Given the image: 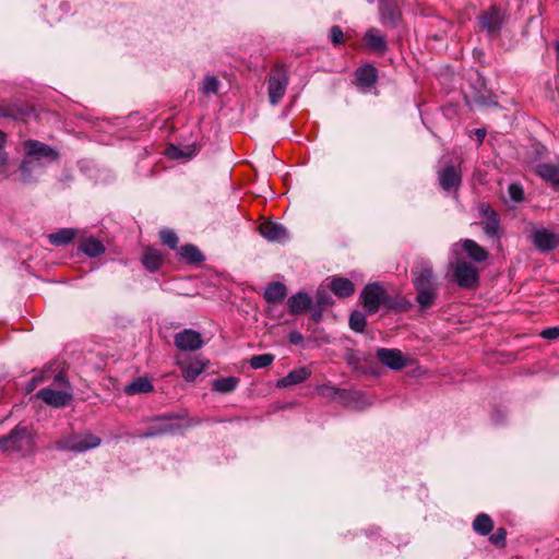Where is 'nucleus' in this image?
<instances>
[{
    "instance_id": "49",
    "label": "nucleus",
    "mask_w": 559,
    "mask_h": 559,
    "mask_svg": "<svg viewBox=\"0 0 559 559\" xmlns=\"http://www.w3.org/2000/svg\"><path fill=\"white\" fill-rule=\"evenodd\" d=\"M556 50H557V56H558V60H559V41L556 44Z\"/></svg>"
},
{
    "instance_id": "32",
    "label": "nucleus",
    "mask_w": 559,
    "mask_h": 559,
    "mask_svg": "<svg viewBox=\"0 0 559 559\" xmlns=\"http://www.w3.org/2000/svg\"><path fill=\"white\" fill-rule=\"evenodd\" d=\"M74 236H75V231L73 229L62 228L56 233L50 234L48 236V238H49L50 243H52L55 246H62V245H67L70 241H72Z\"/></svg>"
},
{
    "instance_id": "22",
    "label": "nucleus",
    "mask_w": 559,
    "mask_h": 559,
    "mask_svg": "<svg viewBox=\"0 0 559 559\" xmlns=\"http://www.w3.org/2000/svg\"><path fill=\"white\" fill-rule=\"evenodd\" d=\"M311 376V371L307 367L292 370L286 377L277 382L280 388H288L306 381Z\"/></svg>"
},
{
    "instance_id": "5",
    "label": "nucleus",
    "mask_w": 559,
    "mask_h": 559,
    "mask_svg": "<svg viewBox=\"0 0 559 559\" xmlns=\"http://www.w3.org/2000/svg\"><path fill=\"white\" fill-rule=\"evenodd\" d=\"M209 361L198 356L178 354L176 365L181 370L183 379L188 382L194 381L207 367Z\"/></svg>"
},
{
    "instance_id": "34",
    "label": "nucleus",
    "mask_w": 559,
    "mask_h": 559,
    "mask_svg": "<svg viewBox=\"0 0 559 559\" xmlns=\"http://www.w3.org/2000/svg\"><path fill=\"white\" fill-rule=\"evenodd\" d=\"M274 355L272 354H262L252 356L250 359V367L252 369H261L269 367L274 361Z\"/></svg>"
},
{
    "instance_id": "36",
    "label": "nucleus",
    "mask_w": 559,
    "mask_h": 559,
    "mask_svg": "<svg viewBox=\"0 0 559 559\" xmlns=\"http://www.w3.org/2000/svg\"><path fill=\"white\" fill-rule=\"evenodd\" d=\"M219 81L213 75H207L203 80L201 91L205 95L216 94L218 92Z\"/></svg>"
},
{
    "instance_id": "35",
    "label": "nucleus",
    "mask_w": 559,
    "mask_h": 559,
    "mask_svg": "<svg viewBox=\"0 0 559 559\" xmlns=\"http://www.w3.org/2000/svg\"><path fill=\"white\" fill-rule=\"evenodd\" d=\"M367 320L362 312L354 311L349 318V326L355 332H362L366 328Z\"/></svg>"
},
{
    "instance_id": "7",
    "label": "nucleus",
    "mask_w": 559,
    "mask_h": 559,
    "mask_svg": "<svg viewBox=\"0 0 559 559\" xmlns=\"http://www.w3.org/2000/svg\"><path fill=\"white\" fill-rule=\"evenodd\" d=\"M100 444V439L97 436L85 435H71L58 441L57 447L61 450H69L74 452H84L90 449L96 448Z\"/></svg>"
},
{
    "instance_id": "10",
    "label": "nucleus",
    "mask_w": 559,
    "mask_h": 559,
    "mask_svg": "<svg viewBox=\"0 0 559 559\" xmlns=\"http://www.w3.org/2000/svg\"><path fill=\"white\" fill-rule=\"evenodd\" d=\"M462 175L460 166L449 165L439 171V183L448 192L456 191L461 185Z\"/></svg>"
},
{
    "instance_id": "37",
    "label": "nucleus",
    "mask_w": 559,
    "mask_h": 559,
    "mask_svg": "<svg viewBox=\"0 0 559 559\" xmlns=\"http://www.w3.org/2000/svg\"><path fill=\"white\" fill-rule=\"evenodd\" d=\"M159 239L163 245L170 249H176L179 241L177 235L171 229H162L159 231Z\"/></svg>"
},
{
    "instance_id": "2",
    "label": "nucleus",
    "mask_w": 559,
    "mask_h": 559,
    "mask_svg": "<svg viewBox=\"0 0 559 559\" xmlns=\"http://www.w3.org/2000/svg\"><path fill=\"white\" fill-rule=\"evenodd\" d=\"M25 158L21 164V170L26 174L31 170L34 163L41 164L43 162H53L58 159V152L49 145L36 141L27 140L23 144Z\"/></svg>"
},
{
    "instance_id": "1",
    "label": "nucleus",
    "mask_w": 559,
    "mask_h": 559,
    "mask_svg": "<svg viewBox=\"0 0 559 559\" xmlns=\"http://www.w3.org/2000/svg\"><path fill=\"white\" fill-rule=\"evenodd\" d=\"M362 305L369 313H376L381 306L386 309H401L402 302L389 296L379 284H368L360 295Z\"/></svg>"
},
{
    "instance_id": "44",
    "label": "nucleus",
    "mask_w": 559,
    "mask_h": 559,
    "mask_svg": "<svg viewBox=\"0 0 559 559\" xmlns=\"http://www.w3.org/2000/svg\"><path fill=\"white\" fill-rule=\"evenodd\" d=\"M540 335L548 340H555L559 336V329L558 328H549L544 330Z\"/></svg>"
},
{
    "instance_id": "27",
    "label": "nucleus",
    "mask_w": 559,
    "mask_h": 559,
    "mask_svg": "<svg viewBox=\"0 0 559 559\" xmlns=\"http://www.w3.org/2000/svg\"><path fill=\"white\" fill-rule=\"evenodd\" d=\"M80 249L91 258L98 257L105 251L103 242L93 237L85 239Z\"/></svg>"
},
{
    "instance_id": "4",
    "label": "nucleus",
    "mask_w": 559,
    "mask_h": 559,
    "mask_svg": "<svg viewBox=\"0 0 559 559\" xmlns=\"http://www.w3.org/2000/svg\"><path fill=\"white\" fill-rule=\"evenodd\" d=\"M413 284L417 294L438 289L439 284L433 275L431 263L425 259H418L412 269Z\"/></svg>"
},
{
    "instance_id": "12",
    "label": "nucleus",
    "mask_w": 559,
    "mask_h": 559,
    "mask_svg": "<svg viewBox=\"0 0 559 559\" xmlns=\"http://www.w3.org/2000/svg\"><path fill=\"white\" fill-rule=\"evenodd\" d=\"M175 345L181 350H197L202 347L203 341L199 332L186 329L176 334Z\"/></svg>"
},
{
    "instance_id": "30",
    "label": "nucleus",
    "mask_w": 559,
    "mask_h": 559,
    "mask_svg": "<svg viewBox=\"0 0 559 559\" xmlns=\"http://www.w3.org/2000/svg\"><path fill=\"white\" fill-rule=\"evenodd\" d=\"M153 390V384L146 378H138L132 383L126 386V393L128 395H134L139 393H147Z\"/></svg>"
},
{
    "instance_id": "14",
    "label": "nucleus",
    "mask_w": 559,
    "mask_h": 559,
    "mask_svg": "<svg viewBox=\"0 0 559 559\" xmlns=\"http://www.w3.org/2000/svg\"><path fill=\"white\" fill-rule=\"evenodd\" d=\"M377 357L383 365L394 370H400L405 366V358L399 349L379 348Z\"/></svg>"
},
{
    "instance_id": "20",
    "label": "nucleus",
    "mask_w": 559,
    "mask_h": 559,
    "mask_svg": "<svg viewBox=\"0 0 559 559\" xmlns=\"http://www.w3.org/2000/svg\"><path fill=\"white\" fill-rule=\"evenodd\" d=\"M329 288L338 298H346L354 294L355 286L348 278L335 276L331 280Z\"/></svg>"
},
{
    "instance_id": "13",
    "label": "nucleus",
    "mask_w": 559,
    "mask_h": 559,
    "mask_svg": "<svg viewBox=\"0 0 559 559\" xmlns=\"http://www.w3.org/2000/svg\"><path fill=\"white\" fill-rule=\"evenodd\" d=\"M504 14L498 7H491L488 11L481 14L480 23L489 34H497L503 23Z\"/></svg>"
},
{
    "instance_id": "25",
    "label": "nucleus",
    "mask_w": 559,
    "mask_h": 559,
    "mask_svg": "<svg viewBox=\"0 0 559 559\" xmlns=\"http://www.w3.org/2000/svg\"><path fill=\"white\" fill-rule=\"evenodd\" d=\"M462 247L467 255L476 262H484L488 258V252L472 239L464 240Z\"/></svg>"
},
{
    "instance_id": "8",
    "label": "nucleus",
    "mask_w": 559,
    "mask_h": 559,
    "mask_svg": "<svg viewBox=\"0 0 559 559\" xmlns=\"http://www.w3.org/2000/svg\"><path fill=\"white\" fill-rule=\"evenodd\" d=\"M288 76L282 69L272 70L269 79V98L272 105H276L286 93Z\"/></svg>"
},
{
    "instance_id": "31",
    "label": "nucleus",
    "mask_w": 559,
    "mask_h": 559,
    "mask_svg": "<svg viewBox=\"0 0 559 559\" xmlns=\"http://www.w3.org/2000/svg\"><path fill=\"white\" fill-rule=\"evenodd\" d=\"M473 528L480 535H488L493 528L492 520L490 519L489 515L480 513L474 520Z\"/></svg>"
},
{
    "instance_id": "45",
    "label": "nucleus",
    "mask_w": 559,
    "mask_h": 559,
    "mask_svg": "<svg viewBox=\"0 0 559 559\" xmlns=\"http://www.w3.org/2000/svg\"><path fill=\"white\" fill-rule=\"evenodd\" d=\"M288 341L294 345H301L304 343V336L301 333L294 331L289 333Z\"/></svg>"
},
{
    "instance_id": "47",
    "label": "nucleus",
    "mask_w": 559,
    "mask_h": 559,
    "mask_svg": "<svg viewBox=\"0 0 559 559\" xmlns=\"http://www.w3.org/2000/svg\"><path fill=\"white\" fill-rule=\"evenodd\" d=\"M5 143H7V134L0 130V151H3Z\"/></svg>"
},
{
    "instance_id": "38",
    "label": "nucleus",
    "mask_w": 559,
    "mask_h": 559,
    "mask_svg": "<svg viewBox=\"0 0 559 559\" xmlns=\"http://www.w3.org/2000/svg\"><path fill=\"white\" fill-rule=\"evenodd\" d=\"M509 197L514 202H521L524 198L523 188L518 183H511L508 188Z\"/></svg>"
},
{
    "instance_id": "17",
    "label": "nucleus",
    "mask_w": 559,
    "mask_h": 559,
    "mask_svg": "<svg viewBox=\"0 0 559 559\" xmlns=\"http://www.w3.org/2000/svg\"><path fill=\"white\" fill-rule=\"evenodd\" d=\"M380 19L385 26H396L401 19V11L396 4L382 1L380 3Z\"/></svg>"
},
{
    "instance_id": "6",
    "label": "nucleus",
    "mask_w": 559,
    "mask_h": 559,
    "mask_svg": "<svg viewBox=\"0 0 559 559\" xmlns=\"http://www.w3.org/2000/svg\"><path fill=\"white\" fill-rule=\"evenodd\" d=\"M453 277L462 288L476 287L479 281L478 269L465 260L457 259L453 263Z\"/></svg>"
},
{
    "instance_id": "33",
    "label": "nucleus",
    "mask_w": 559,
    "mask_h": 559,
    "mask_svg": "<svg viewBox=\"0 0 559 559\" xmlns=\"http://www.w3.org/2000/svg\"><path fill=\"white\" fill-rule=\"evenodd\" d=\"M438 297V289H432L429 292H419L416 296V300L419 304L421 309H428L435 305V301Z\"/></svg>"
},
{
    "instance_id": "41",
    "label": "nucleus",
    "mask_w": 559,
    "mask_h": 559,
    "mask_svg": "<svg viewBox=\"0 0 559 559\" xmlns=\"http://www.w3.org/2000/svg\"><path fill=\"white\" fill-rule=\"evenodd\" d=\"M330 40L334 44V45H340L343 43L344 40V33L342 31V28L337 25H334L331 27L330 29Z\"/></svg>"
},
{
    "instance_id": "16",
    "label": "nucleus",
    "mask_w": 559,
    "mask_h": 559,
    "mask_svg": "<svg viewBox=\"0 0 559 559\" xmlns=\"http://www.w3.org/2000/svg\"><path fill=\"white\" fill-rule=\"evenodd\" d=\"M260 234L270 241L283 242L287 239L286 229L273 222H264L259 227Z\"/></svg>"
},
{
    "instance_id": "11",
    "label": "nucleus",
    "mask_w": 559,
    "mask_h": 559,
    "mask_svg": "<svg viewBox=\"0 0 559 559\" xmlns=\"http://www.w3.org/2000/svg\"><path fill=\"white\" fill-rule=\"evenodd\" d=\"M532 240L534 246L543 252L551 251L559 245V236L547 228L536 229Z\"/></svg>"
},
{
    "instance_id": "23",
    "label": "nucleus",
    "mask_w": 559,
    "mask_h": 559,
    "mask_svg": "<svg viewBox=\"0 0 559 559\" xmlns=\"http://www.w3.org/2000/svg\"><path fill=\"white\" fill-rule=\"evenodd\" d=\"M164 260V257L162 255L160 251L147 247L144 249L143 257H142V263L144 267L150 272H155L159 269Z\"/></svg>"
},
{
    "instance_id": "26",
    "label": "nucleus",
    "mask_w": 559,
    "mask_h": 559,
    "mask_svg": "<svg viewBox=\"0 0 559 559\" xmlns=\"http://www.w3.org/2000/svg\"><path fill=\"white\" fill-rule=\"evenodd\" d=\"M26 114L27 108L22 105L0 104V117L17 120L24 118Z\"/></svg>"
},
{
    "instance_id": "21",
    "label": "nucleus",
    "mask_w": 559,
    "mask_h": 559,
    "mask_svg": "<svg viewBox=\"0 0 559 559\" xmlns=\"http://www.w3.org/2000/svg\"><path fill=\"white\" fill-rule=\"evenodd\" d=\"M311 305V298L306 293H297L287 300L288 310L292 314L304 313Z\"/></svg>"
},
{
    "instance_id": "3",
    "label": "nucleus",
    "mask_w": 559,
    "mask_h": 559,
    "mask_svg": "<svg viewBox=\"0 0 559 559\" xmlns=\"http://www.w3.org/2000/svg\"><path fill=\"white\" fill-rule=\"evenodd\" d=\"M0 449L4 452L31 453L34 449L31 430L27 427L17 426L9 436L0 438Z\"/></svg>"
},
{
    "instance_id": "29",
    "label": "nucleus",
    "mask_w": 559,
    "mask_h": 559,
    "mask_svg": "<svg viewBox=\"0 0 559 559\" xmlns=\"http://www.w3.org/2000/svg\"><path fill=\"white\" fill-rule=\"evenodd\" d=\"M179 253L181 258L192 264H198L204 261V255L193 245H185L180 248Z\"/></svg>"
},
{
    "instance_id": "43",
    "label": "nucleus",
    "mask_w": 559,
    "mask_h": 559,
    "mask_svg": "<svg viewBox=\"0 0 559 559\" xmlns=\"http://www.w3.org/2000/svg\"><path fill=\"white\" fill-rule=\"evenodd\" d=\"M9 156L4 151H0V174L8 176Z\"/></svg>"
},
{
    "instance_id": "15",
    "label": "nucleus",
    "mask_w": 559,
    "mask_h": 559,
    "mask_svg": "<svg viewBox=\"0 0 559 559\" xmlns=\"http://www.w3.org/2000/svg\"><path fill=\"white\" fill-rule=\"evenodd\" d=\"M364 41L366 47L377 53L383 55L388 49V44L385 37L382 35V33L371 27L369 28L364 36Z\"/></svg>"
},
{
    "instance_id": "28",
    "label": "nucleus",
    "mask_w": 559,
    "mask_h": 559,
    "mask_svg": "<svg viewBox=\"0 0 559 559\" xmlns=\"http://www.w3.org/2000/svg\"><path fill=\"white\" fill-rule=\"evenodd\" d=\"M238 383L239 379L236 377L218 378L212 382V389L219 393H230L237 388Z\"/></svg>"
},
{
    "instance_id": "46",
    "label": "nucleus",
    "mask_w": 559,
    "mask_h": 559,
    "mask_svg": "<svg viewBox=\"0 0 559 559\" xmlns=\"http://www.w3.org/2000/svg\"><path fill=\"white\" fill-rule=\"evenodd\" d=\"M475 135L477 136V140H478L479 142H483V140H484V139H485V136H486V131H485L484 129H477V130L475 131Z\"/></svg>"
},
{
    "instance_id": "19",
    "label": "nucleus",
    "mask_w": 559,
    "mask_h": 559,
    "mask_svg": "<svg viewBox=\"0 0 559 559\" xmlns=\"http://www.w3.org/2000/svg\"><path fill=\"white\" fill-rule=\"evenodd\" d=\"M356 81L359 86L372 87L378 78V70L371 64L360 67L355 72Z\"/></svg>"
},
{
    "instance_id": "39",
    "label": "nucleus",
    "mask_w": 559,
    "mask_h": 559,
    "mask_svg": "<svg viewBox=\"0 0 559 559\" xmlns=\"http://www.w3.org/2000/svg\"><path fill=\"white\" fill-rule=\"evenodd\" d=\"M507 532L504 528H498L491 536L490 542L497 547H503L506 544Z\"/></svg>"
},
{
    "instance_id": "40",
    "label": "nucleus",
    "mask_w": 559,
    "mask_h": 559,
    "mask_svg": "<svg viewBox=\"0 0 559 559\" xmlns=\"http://www.w3.org/2000/svg\"><path fill=\"white\" fill-rule=\"evenodd\" d=\"M317 302L320 307L324 308L331 304V296L325 288L320 287L316 294Z\"/></svg>"
},
{
    "instance_id": "9",
    "label": "nucleus",
    "mask_w": 559,
    "mask_h": 559,
    "mask_svg": "<svg viewBox=\"0 0 559 559\" xmlns=\"http://www.w3.org/2000/svg\"><path fill=\"white\" fill-rule=\"evenodd\" d=\"M36 396L47 405L60 408L64 407L72 400V394L63 390L44 388L36 393Z\"/></svg>"
},
{
    "instance_id": "48",
    "label": "nucleus",
    "mask_w": 559,
    "mask_h": 559,
    "mask_svg": "<svg viewBox=\"0 0 559 559\" xmlns=\"http://www.w3.org/2000/svg\"><path fill=\"white\" fill-rule=\"evenodd\" d=\"M170 154H171V156H174V157H179V155L177 154V148H176V147H171V148H170Z\"/></svg>"
},
{
    "instance_id": "24",
    "label": "nucleus",
    "mask_w": 559,
    "mask_h": 559,
    "mask_svg": "<svg viewBox=\"0 0 559 559\" xmlns=\"http://www.w3.org/2000/svg\"><path fill=\"white\" fill-rule=\"evenodd\" d=\"M287 294V288L280 282H273L269 284L264 290V299L269 304H278L283 301Z\"/></svg>"
},
{
    "instance_id": "18",
    "label": "nucleus",
    "mask_w": 559,
    "mask_h": 559,
    "mask_svg": "<svg viewBox=\"0 0 559 559\" xmlns=\"http://www.w3.org/2000/svg\"><path fill=\"white\" fill-rule=\"evenodd\" d=\"M481 213L485 217L484 231L489 237H495L499 233L500 218L499 215L489 206L483 205Z\"/></svg>"
},
{
    "instance_id": "42",
    "label": "nucleus",
    "mask_w": 559,
    "mask_h": 559,
    "mask_svg": "<svg viewBox=\"0 0 559 559\" xmlns=\"http://www.w3.org/2000/svg\"><path fill=\"white\" fill-rule=\"evenodd\" d=\"M317 390H318V393L324 397L334 396L338 392V390L336 388L326 385V384L318 386Z\"/></svg>"
}]
</instances>
